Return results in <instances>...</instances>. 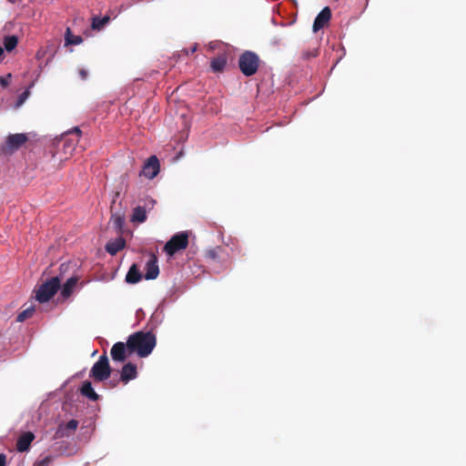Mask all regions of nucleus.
Returning <instances> with one entry per match:
<instances>
[{
    "label": "nucleus",
    "mask_w": 466,
    "mask_h": 466,
    "mask_svg": "<svg viewBox=\"0 0 466 466\" xmlns=\"http://www.w3.org/2000/svg\"><path fill=\"white\" fill-rule=\"evenodd\" d=\"M157 344L156 336L151 332L137 331L127 339L128 354L137 353L140 358L147 357Z\"/></svg>",
    "instance_id": "1"
},
{
    "label": "nucleus",
    "mask_w": 466,
    "mask_h": 466,
    "mask_svg": "<svg viewBox=\"0 0 466 466\" xmlns=\"http://www.w3.org/2000/svg\"><path fill=\"white\" fill-rule=\"evenodd\" d=\"M259 56L253 51H244L238 58V67L246 76L255 75L260 65Z\"/></svg>",
    "instance_id": "2"
},
{
    "label": "nucleus",
    "mask_w": 466,
    "mask_h": 466,
    "mask_svg": "<svg viewBox=\"0 0 466 466\" xmlns=\"http://www.w3.org/2000/svg\"><path fill=\"white\" fill-rule=\"evenodd\" d=\"M61 286L58 277H53L41 284L35 290V299L40 303L47 302L57 292Z\"/></svg>",
    "instance_id": "3"
},
{
    "label": "nucleus",
    "mask_w": 466,
    "mask_h": 466,
    "mask_svg": "<svg viewBox=\"0 0 466 466\" xmlns=\"http://www.w3.org/2000/svg\"><path fill=\"white\" fill-rule=\"evenodd\" d=\"M188 232L180 231L171 237V238L165 244L164 252L172 257L177 252L186 249L188 246Z\"/></svg>",
    "instance_id": "4"
},
{
    "label": "nucleus",
    "mask_w": 466,
    "mask_h": 466,
    "mask_svg": "<svg viewBox=\"0 0 466 466\" xmlns=\"http://www.w3.org/2000/svg\"><path fill=\"white\" fill-rule=\"evenodd\" d=\"M111 367L108 358L106 354L99 357L98 360L93 365L90 370V377L96 381H104L111 375Z\"/></svg>",
    "instance_id": "5"
},
{
    "label": "nucleus",
    "mask_w": 466,
    "mask_h": 466,
    "mask_svg": "<svg viewBox=\"0 0 466 466\" xmlns=\"http://www.w3.org/2000/svg\"><path fill=\"white\" fill-rule=\"evenodd\" d=\"M81 134L82 131L79 127H76L63 135L60 141L63 142V150L65 155L71 156L73 154Z\"/></svg>",
    "instance_id": "6"
},
{
    "label": "nucleus",
    "mask_w": 466,
    "mask_h": 466,
    "mask_svg": "<svg viewBox=\"0 0 466 466\" xmlns=\"http://www.w3.org/2000/svg\"><path fill=\"white\" fill-rule=\"evenodd\" d=\"M160 165L156 156H151L143 165L140 176L152 179L159 173Z\"/></svg>",
    "instance_id": "7"
},
{
    "label": "nucleus",
    "mask_w": 466,
    "mask_h": 466,
    "mask_svg": "<svg viewBox=\"0 0 466 466\" xmlns=\"http://www.w3.org/2000/svg\"><path fill=\"white\" fill-rule=\"evenodd\" d=\"M331 18V10L329 6L324 7L316 16L313 23V31L318 32L319 30L325 27Z\"/></svg>",
    "instance_id": "8"
},
{
    "label": "nucleus",
    "mask_w": 466,
    "mask_h": 466,
    "mask_svg": "<svg viewBox=\"0 0 466 466\" xmlns=\"http://www.w3.org/2000/svg\"><path fill=\"white\" fill-rule=\"evenodd\" d=\"M127 343L124 342H116L115 343L110 350L111 357L113 360L118 362H124L127 359Z\"/></svg>",
    "instance_id": "9"
},
{
    "label": "nucleus",
    "mask_w": 466,
    "mask_h": 466,
    "mask_svg": "<svg viewBox=\"0 0 466 466\" xmlns=\"http://www.w3.org/2000/svg\"><path fill=\"white\" fill-rule=\"evenodd\" d=\"M137 376V365L131 362L125 364L120 372V380L127 384Z\"/></svg>",
    "instance_id": "10"
},
{
    "label": "nucleus",
    "mask_w": 466,
    "mask_h": 466,
    "mask_svg": "<svg viewBox=\"0 0 466 466\" xmlns=\"http://www.w3.org/2000/svg\"><path fill=\"white\" fill-rule=\"evenodd\" d=\"M35 440V435L31 431L23 433L16 441V450L19 452H25L29 450L32 441Z\"/></svg>",
    "instance_id": "11"
},
{
    "label": "nucleus",
    "mask_w": 466,
    "mask_h": 466,
    "mask_svg": "<svg viewBox=\"0 0 466 466\" xmlns=\"http://www.w3.org/2000/svg\"><path fill=\"white\" fill-rule=\"evenodd\" d=\"M159 274V268L157 265V259L156 256L152 255L149 260L146 264V279H155Z\"/></svg>",
    "instance_id": "12"
},
{
    "label": "nucleus",
    "mask_w": 466,
    "mask_h": 466,
    "mask_svg": "<svg viewBox=\"0 0 466 466\" xmlns=\"http://www.w3.org/2000/svg\"><path fill=\"white\" fill-rule=\"evenodd\" d=\"M109 224L117 234H122L125 225V214L121 212L112 213Z\"/></svg>",
    "instance_id": "13"
},
{
    "label": "nucleus",
    "mask_w": 466,
    "mask_h": 466,
    "mask_svg": "<svg viewBox=\"0 0 466 466\" xmlns=\"http://www.w3.org/2000/svg\"><path fill=\"white\" fill-rule=\"evenodd\" d=\"M28 140L25 134L18 133L9 135L6 140L7 146L12 149H18Z\"/></svg>",
    "instance_id": "14"
},
{
    "label": "nucleus",
    "mask_w": 466,
    "mask_h": 466,
    "mask_svg": "<svg viewBox=\"0 0 466 466\" xmlns=\"http://www.w3.org/2000/svg\"><path fill=\"white\" fill-rule=\"evenodd\" d=\"M126 246V240L119 237L106 243L105 248L110 255H116L118 251L122 250Z\"/></svg>",
    "instance_id": "15"
},
{
    "label": "nucleus",
    "mask_w": 466,
    "mask_h": 466,
    "mask_svg": "<svg viewBox=\"0 0 466 466\" xmlns=\"http://www.w3.org/2000/svg\"><path fill=\"white\" fill-rule=\"evenodd\" d=\"M80 393L90 400L96 401L99 399L98 394L94 390L89 380H85L80 388Z\"/></svg>",
    "instance_id": "16"
},
{
    "label": "nucleus",
    "mask_w": 466,
    "mask_h": 466,
    "mask_svg": "<svg viewBox=\"0 0 466 466\" xmlns=\"http://www.w3.org/2000/svg\"><path fill=\"white\" fill-rule=\"evenodd\" d=\"M78 280H79V278L76 276H73V277L69 278L62 286L61 296L63 298H68L69 296H71Z\"/></svg>",
    "instance_id": "17"
},
{
    "label": "nucleus",
    "mask_w": 466,
    "mask_h": 466,
    "mask_svg": "<svg viewBox=\"0 0 466 466\" xmlns=\"http://www.w3.org/2000/svg\"><path fill=\"white\" fill-rule=\"evenodd\" d=\"M228 63V57L225 54L219 55L212 59L211 61V68L213 72L219 73L222 72Z\"/></svg>",
    "instance_id": "18"
},
{
    "label": "nucleus",
    "mask_w": 466,
    "mask_h": 466,
    "mask_svg": "<svg viewBox=\"0 0 466 466\" xmlns=\"http://www.w3.org/2000/svg\"><path fill=\"white\" fill-rule=\"evenodd\" d=\"M142 279V275L136 264H133L126 275V281L129 284H136Z\"/></svg>",
    "instance_id": "19"
},
{
    "label": "nucleus",
    "mask_w": 466,
    "mask_h": 466,
    "mask_svg": "<svg viewBox=\"0 0 466 466\" xmlns=\"http://www.w3.org/2000/svg\"><path fill=\"white\" fill-rule=\"evenodd\" d=\"M130 220L134 223H143L147 220V211L141 205L137 206L133 209Z\"/></svg>",
    "instance_id": "20"
},
{
    "label": "nucleus",
    "mask_w": 466,
    "mask_h": 466,
    "mask_svg": "<svg viewBox=\"0 0 466 466\" xmlns=\"http://www.w3.org/2000/svg\"><path fill=\"white\" fill-rule=\"evenodd\" d=\"M66 45H79L83 42V38L80 35H74L69 27L66 28L65 34Z\"/></svg>",
    "instance_id": "21"
},
{
    "label": "nucleus",
    "mask_w": 466,
    "mask_h": 466,
    "mask_svg": "<svg viewBox=\"0 0 466 466\" xmlns=\"http://www.w3.org/2000/svg\"><path fill=\"white\" fill-rule=\"evenodd\" d=\"M110 20V17L108 15H106L102 18L98 16H95L92 19V28L94 30H100L102 29Z\"/></svg>",
    "instance_id": "22"
},
{
    "label": "nucleus",
    "mask_w": 466,
    "mask_h": 466,
    "mask_svg": "<svg viewBox=\"0 0 466 466\" xmlns=\"http://www.w3.org/2000/svg\"><path fill=\"white\" fill-rule=\"evenodd\" d=\"M18 38L15 35H7L4 39V46L6 51L10 52L15 48Z\"/></svg>",
    "instance_id": "23"
},
{
    "label": "nucleus",
    "mask_w": 466,
    "mask_h": 466,
    "mask_svg": "<svg viewBox=\"0 0 466 466\" xmlns=\"http://www.w3.org/2000/svg\"><path fill=\"white\" fill-rule=\"evenodd\" d=\"M34 312H35V307H33V306L24 309L17 315L16 321L23 322V321L26 320L27 319H29L33 316Z\"/></svg>",
    "instance_id": "24"
},
{
    "label": "nucleus",
    "mask_w": 466,
    "mask_h": 466,
    "mask_svg": "<svg viewBox=\"0 0 466 466\" xmlns=\"http://www.w3.org/2000/svg\"><path fill=\"white\" fill-rule=\"evenodd\" d=\"M71 435V432L69 431H66L64 426H62L61 424L58 426L56 433H55V438L56 439H61V438H64V437H68Z\"/></svg>",
    "instance_id": "25"
},
{
    "label": "nucleus",
    "mask_w": 466,
    "mask_h": 466,
    "mask_svg": "<svg viewBox=\"0 0 466 466\" xmlns=\"http://www.w3.org/2000/svg\"><path fill=\"white\" fill-rule=\"evenodd\" d=\"M156 203L157 201L155 199H153L152 198H147L144 200V204L141 207L145 208V210L147 213L154 208Z\"/></svg>",
    "instance_id": "26"
},
{
    "label": "nucleus",
    "mask_w": 466,
    "mask_h": 466,
    "mask_svg": "<svg viewBox=\"0 0 466 466\" xmlns=\"http://www.w3.org/2000/svg\"><path fill=\"white\" fill-rule=\"evenodd\" d=\"M55 457L52 455H47L40 461L35 462L34 466H48L53 461Z\"/></svg>",
    "instance_id": "27"
},
{
    "label": "nucleus",
    "mask_w": 466,
    "mask_h": 466,
    "mask_svg": "<svg viewBox=\"0 0 466 466\" xmlns=\"http://www.w3.org/2000/svg\"><path fill=\"white\" fill-rule=\"evenodd\" d=\"M61 425L72 433L77 429L78 421L76 420H70L67 423Z\"/></svg>",
    "instance_id": "28"
},
{
    "label": "nucleus",
    "mask_w": 466,
    "mask_h": 466,
    "mask_svg": "<svg viewBox=\"0 0 466 466\" xmlns=\"http://www.w3.org/2000/svg\"><path fill=\"white\" fill-rule=\"evenodd\" d=\"M10 78H11V74H7V76H0V85L3 87L8 86Z\"/></svg>",
    "instance_id": "29"
},
{
    "label": "nucleus",
    "mask_w": 466,
    "mask_h": 466,
    "mask_svg": "<svg viewBox=\"0 0 466 466\" xmlns=\"http://www.w3.org/2000/svg\"><path fill=\"white\" fill-rule=\"evenodd\" d=\"M283 44V39L280 36H274L270 40V45L273 46H279Z\"/></svg>",
    "instance_id": "30"
},
{
    "label": "nucleus",
    "mask_w": 466,
    "mask_h": 466,
    "mask_svg": "<svg viewBox=\"0 0 466 466\" xmlns=\"http://www.w3.org/2000/svg\"><path fill=\"white\" fill-rule=\"evenodd\" d=\"M78 74L82 80H86L88 73L86 69H84V68L79 69Z\"/></svg>",
    "instance_id": "31"
},
{
    "label": "nucleus",
    "mask_w": 466,
    "mask_h": 466,
    "mask_svg": "<svg viewBox=\"0 0 466 466\" xmlns=\"http://www.w3.org/2000/svg\"><path fill=\"white\" fill-rule=\"evenodd\" d=\"M6 463V456L5 454H0V466H5Z\"/></svg>",
    "instance_id": "32"
},
{
    "label": "nucleus",
    "mask_w": 466,
    "mask_h": 466,
    "mask_svg": "<svg viewBox=\"0 0 466 466\" xmlns=\"http://www.w3.org/2000/svg\"><path fill=\"white\" fill-rule=\"evenodd\" d=\"M317 56L316 53H307V54L303 55L304 58H309L310 56Z\"/></svg>",
    "instance_id": "33"
},
{
    "label": "nucleus",
    "mask_w": 466,
    "mask_h": 466,
    "mask_svg": "<svg viewBox=\"0 0 466 466\" xmlns=\"http://www.w3.org/2000/svg\"><path fill=\"white\" fill-rule=\"evenodd\" d=\"M110 383L112 384V387H116L117 385V381L111 380Z\"/></svg>",
    "instance_id": "34"
},
{
    "label": "nucleus",
    "mask_w": 466,
    "mask_h": 466,
    "mask_svg": "<svg viewBox=\"0 0 466 466\" xmlns=\"http://www.w3.org/2000/svg\"><path fill=\"white\" fill-rule=\"evenodd\" d=\"M209 255H210V257H212V258H215V257H216V255H215V251H210V252H209Z\"/></svg>",
    "instance_id": "35"
},
{
    "label": "nucleus",
    "mask_w": 466,
    "mask_h": 466,
    "mask_svg": "<svg viewBox=\"0 0 466 466\" xmlns=\"http://www.w3.org/2000/svg\"><path fill=\"white\" fill-rule=\"evenodd\" d=\"M3 54H4V49H3V47L0 46V57L3 56Z\"/></svg>",
    "instance_id": "36"
},
{
    "label": "nucleus",
    "mask_w": 466,
    "mask_h": 466,
    "mask_svg": "<svg viewBox=\"0 0 466 466\" xmlns=\"http://www.w3.org/2000/svg\"><path fill=\"white\" fill-rule=\"evenodd\" d=\"M11 3H15L17 0H8Z\"/></svg>",
    "instance_id": "37"
}]
</instances>
